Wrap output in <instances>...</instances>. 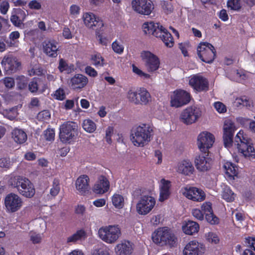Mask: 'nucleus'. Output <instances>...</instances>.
I'll return each instance as SVG.
<instances>
[{"label":"nucleus","mask_w":255,"mask_h":255,"mask_svg":"<svg viewBox=\"0 0 255 255\" xmlns=\"http://www.w3.org/2000/svg\"><path fill=\"white\" fill-rule=\"evenodd\" d=\"M142 29L145 34L160 38L166 47L171 48L173 46L174 41L171 34L159 23L145 22Z\"/></svg>","instance_id":"nucleus-1"},{"label":"nucleus","mask_w":255,"mask_h":255,"mask_svg":"<svg viewBox=\"0 0 255 255\" xmlns=\"http://www.w3.org/2000/svg\"><path fill=\"white\" fill-rule=\"evenodd\" d=\"M234 143L239 152L245 158H255V150L252 140L244 135L243 130H240L236 135Z\"/></svg>","instance_id":"nucleus-2"},{"label":"nucleus","mask_w":255,"mask_h":255,"mask_svg":"<svg viewBox=\"0 0 255 255\" xmlns=\"http://www.w3.org/2000/svg\"><path fill=\"white\" fill-rule=\"evenodd\" d=\"M153 242L160 246L174 247L177 242V238L167 227L160 228L152 235Z\"/></svg>","instance_id":"nucleus-3"},{"label":"nucleus","mask_w":255,"mask_h":255,"mask_svg":"<svg viewBox=\"0 0 255 255\" xmlns=\"http://www.w3.org/2000/svg\"><path fill=\"white\" fill-rule=\"evenodd\" d=\"M152 129L146 124L139 126L133 129L130 139L133 144L137 146H143L150 140Z\"/></svg>","instance_id":"nucleus-4"},{"label":"nucleus","mask_w":255,"mask_h":255,"mask_svg":"<svg viewBox=\"0 0 255 255\" xmlns=\"http://www.w3.org/2000/svg\"><path fill=\"white\" fill-rule=\"evenodd\" d=\"M192 214L195 218L200 221L204 219L205 215L206 221L212 225L219 223V218L214 214L212 204L210 202L204 203L201 206V210L193 209Z\"/></svg>","instance_id":"nucleus-5"},{"label":"nucleus","mask_w":255,"mask_h":255,"mask_svg":"<svg viewBox=\"0 0 255 255\" xmlns=\"http://www.w3.org/2000/svg\"><path fill=\"white\" fill-rule=\"evenodd\" d=\"M127 97L129 101L135 105H147L151 101V96L144 87L137 88L135 91L130 90Z\"/></svg>","instance_id":"nucleus-6"},{"label":"nucleus","mask_w":255,"mask_h":255,"mask_svg":"<svg viewBox=\"0 0 255 255\" xmlns=\"http://www.w3.org/2000/svg\"><path fill=\"white\" fill-rule=\"evenodd\" d=\"M78 131L77 124L74 122L67 121L63 123L59 128V138L63 143H70Z\"/></svg>","instance_id":"nucleus-7"},{"label":"nucleus","mask_w":255,"mask_h":255,"mask_svg":"<svg viewBox=\"0 0 255 255\" xmlns=\"http://www.w3.org/2000/svg\"><path fill=\"white\" fill-rule=\"evenodd\" d=\"M199 58L207 63H212L216 55V51L212 44L207 42H201L197 47Z\"/></svg>","instance_id":"nucleus-8"},{"label":"nucleus","mask_w":255,"mask_h":255,"mask_svg":"<svg viewBox=\"0 0 255 255\" xmlns=\"http://www.w3.org/2000/svg\"><path fill=\"white\" fill-rule=\"evenodd\" d=\"M100 238L108 244L115 243L119 239L121 233L118 226L110 225L101 228L99 230Z\"/></svg>","instance_id":"nucleus-9"},{"label":"nucleus","mask_w":255,"mask_h":255,"mask_svg":"<svg viewBox=\"0 0 255 255\" xmlns=\"http://www.w3.org/2000/svg\"><path fill=\"white\" fill-rule=\"evenodd\" d=\"M4 205L6 212L13 213L19 211L23 206V201L17 194L10 193L4 199Z\"/></svg>","instance_id":"nucleus-10"},{"label":"nucleus","mask_w":255,"mask_h":255,"mask_svg":"<svg viewBox=\"0 0 255 255\" xmlns=\"http://www.w3.org/2000/svg\"><path fill=\"white\" fill-rule=\"evenodd\" d=\"M201 115L202 111L199 108L190 106L182 112L180 120L184 124L189 125L196 123Z\"/></svg>","instance_id":"nucleus-11"},{"label":"nucleus","mask_w":255,"mask_h":255,"mask_svg":"<svg viewBox=\"0 0 255 255\" xmlns=\"http://www.w3.org/2000/svg\"><path fill=\"white\" fill-rule=\"evenodd\" d=\"M191 100L190 94L182 89H177L171 97L170 106L179 108L188 104Z\"/></svg>","instance_id":"nucleus-12"},{"label":"nucleus","mask_w":255,"mask_h":255,"mask_svg":"<svg viewBox=\"0 0 255 255\" xmlns=\"http://www.w3.org/2000/svg\"><path fill=\"white\" fill-rule=\"evenodd\" d=\"M131 5L136 12L144 15H149L154 8L150 0H132Z\"/></svg>","instance_id":"nucleus-13"},{"label":"nucleus","mask_w":255,"mask_h":255,"mask_svg":"<svg viewBox=\"0 0 255 255\" xmlns=\"http://www.w3.org/2000/svg\"><path fill=\"white\" fill-rule=\"evenodd\" d=\"M215 141L214 136L208 132H203L198 137L197 144L200 150L204 153H209V149Z\"/></svg>","instance_id":"nucleus-14"},{"label":"nucleus","mask_w":255,"mask_h":255,"mask_svg":"<svg viewBox=\"0 0 255 255\" xmlns=\"http://www.w3.org/2000/svg\"><path fill=\"white\" fill-rule=\"evenodd\" d=\"M235 130L234 123L230 120H226L224 124L223 135L225 147L229 148L233 145V137Z\"/></svg>","instance_id":"nucleus-15"},{"label":"nucleus","mask_w":255,"mask_h":255,"mask_svg":"<svg viewBox=\"0 0 255 255\" xmlns=\"http://www.w3.org/2000/svg\"><path fill=\"white\" fill-rule=\"evenodd\" d=\"M155 199L150 196H143L136 205V210L140 215H146L153 208Z\"/></svg>","instance_id":"nucleus-16"},{"label":"nucleus","mask_w":255,"mask_h":255,"mask_svg":"<svg viewBox=\"0 0 255 255\" xmlns=\"http://www.w3.org/2000/svg\"><path fill=\"white\" fill-rule=\"evenodd\" d=\"M189 84L198 92L207 91L209 89L208 80L199 74L193 75L189 80Z\"/></svg>","instance_id":"nucleus-17"},{"label":"nucleus","mask_w":255,"mask_h":255,"mask_svg":"<svg viewBox=\"0 0 255 255\" xmlns=\"http://www.w3.org/2000/svg\"><path fill=\"white\" fill-rule=\"evenodd\" d=\"M196 169L201 172L210 170L213 164V160L209 156L208 153L196 156L194 160Z\"/></svg>","instance_id":"nucleus-18"},{"label":"nucleus","mask_w":255,"mask_h":255,"mask_svg":"<svg viewBox=\"0 0 255 255\" xmlns=\"http://www.w3.org/2000/svg\"><path fill=\"white\" fill-rule=\"evenodd\" d=\"M85 25L96 31H100L104 24L102 20L92 12H87L83 15Z\"/></svg>","instance_id":"nucleus-19"},{"label":"nucleus","mask_w":255,"mask_h":255,"mask_svg":"<svg viewBox=\"0 0 255 255\" xmlns=\"http://www.w3.org/2000/svg\"><path fill=\"white\" fill-rule=\"evenodd\" d=\"M183 194L194 201L201 202L205 199L204 192L197 187L186 186L183 189Z\"/></svg>","instance_id":"nucleus-20"},{"label":"nucleus","mask_w":255,"mask_h":255,"mask_svg":"<svg viewBox=\"0 0 255 255\" xmlns=\"http://www.w3.org/2000/svg\"><path fill=\"white\" fill-rule=\"evenodd\" d=\"M88 83V78L84 75L76 74L70 81V85L72 89L79 91L85 87Z\"/></svg>","instance_id":"nucleus-21"},{"label":"nucleus","mask_w":255,"mask_h":255,"mask_svg":"<svg viewBox=\"0 0 255 255\" xmlns=\"http://www.w3.org/2000/svg\"><path fill=\"white\" fill-rule=\"evenodd\" d=\"M1 64L5 65V69L8 74L16 72L20 68L21 63L15 57H7L3 58Z\"/></svg>","instance_id":"nucleus-22"},{"label":"nucleus","mask_w":255,"mask_h":255,"mask_svg":"<svg viewBox=\"0 0 255 255\" xmlns=\"http://www.w3.org/2000/svg\"><path fill=\"white\" fill-rule=\"evenodd\" d=\"M110 186V182L108 178L104 175H101L95 184L93 190L96 194H103L108 191Z\"/></svg>","instance_id":"nucleus-23"},{"label":"nucleus","mask_w":255,"mask_h":255,"mask_svg":"<svg viewBox=\"0 0 255 255\" xmlns=\"http://www.w3.org/2000/svg\"><path fill=\"white\" fill-rule=\"evenodd\" d=\"M145 66L148 72H154L159 68L160 61L156 55L150 52L147 51L145 53Z\"/></svg>","instance_id":"nucleus-24"},{"label":"nucleus","mask_w":255,"mask_h":255,"mask_svg":"<svg viewBox=\"0 0 255 255\" xmlns=\"http://www.w3.org/2000/svg\"><path fill=\"white\" fill-rule=\"evenodd\" d=\"M89 178L86 175L80 176L76 180L75 185L77 190L81 195H86L90 189Z\"/></svg>","instance_id":"nucleus-25"},{"label":"nucleus","mask_w":255,"mask_h":255,"mask_svg":"<svg viewBox=\"0 0 255 255\" xmlns=\"http://www.w3.org/2000/svg\"><path fill=\"white\" fill-rule=\"evenodd\" d=\"M203 250L198 242L192 241L185 246L183 253L184 255H202Z\"/></svg>","instance_id":"nucleus-26"},{"label":"nucleus","mask_w":255,"mask_h":255,"mask_svg":"<svg viewBox=\"0 0 255 255\" xmlns=\"http://www.w3.org/2000/svg\"><path fill=\"white\" fill-rule=\"evenodd\" d=\"M171 186L170 181L165 180L164 178L160 180V184L159 186V201L163 202L169 198L171 194L170 191Z\"/></svg>","instance_id":"nucleus-27"},{"label":"nucleus","mask_w":255,"mask_h":255,"mask_svg":"<svg viewBox=\"0 0 255 255\" xmlns=\"http://www.w3.org/2000/svg\"><path fill=\"white\" fill-rule=\"evenodd\" d=\"M26 14L25 11L21 8H13L10 20L12 24L16 27H20L23 23Z\"/></svg>","instance_id":"nucleus-28"},{"label":"nucleus","mask_w":255,"mask_h":255,"mask_svg":"<svg viewBox=\"0 0 255 255\" xmlns=\"http://www.w3.org/2000/svg\"><path fill=\"white\" fill-rule=\"evenodd\" d=\"M117 255H131L133 249L128 241H124L117 244L115 249Z\"/></svg>","instance_id":"nucleus-29"},{"label":"nucleus","mask_w":255,"mask_h":255,"mask_svg":"<svg viewBox=\"0 0 255 255\" xmlns=\"http://www.w3.org/2000/svg\"><path fill=\"white\" fill-rule=\"evenodd\" d=\"M58 43L54 40L45 41L43 42V52L49 57H56L57 56Z\"/></svg>","instance_id":"nucleus-30"},{"label":"nucleus","mask_w":255,"mask_h":255,"mask_svg":"<svg viewBox=\"0 0 255 255\" xmlns=\"http://www.w3.org/2000/svg\"><path fill=\"white\" fill-rule=\"evenodd\" d=\"M178 170L184 175L190 176L193 174L195 169L191 162L189 160H184L179 163Z\"/></svg>","instance_id":"nucleus-31"},{"label":"nucleus","mask_w":255,"mask_h":255,"mask_svg":"<svg viewBox=\"0 0 255 255\" xmlns=\"http://www.w3.org/2000/svg\"><path fill=\"white\" fill-rule=\"evenodd\" d=\"M30 180L23 176H16L10 179V184L12 186L16 188L19 192L21 189H23L25 184L29 183Z\"/></svg>","instance_id":"nucleus-32"},{"label":"nucleus","mask_w":255,"mask_h":255,"mask_svg":"<svg viewBox=\"0 0 255 255\" xmlns=\"http://www.w3.org/2000/svg\"><path fill=\"white\" fill-rule=\"evenodd\" d=\"M12 137L17 143L22 144L25 142L27 138L25 132L18 128H15L11 132Z\"/></svg>","instance_id":"nucleus-33"},{"label":"nucleus","mask_w":255,"mask_h":255,"mask_svg":"<svg viewBox=\"0 0 255 255\" xmlns=\"http://www.w3.org/2000/svg\"><path fill=\"white\" fill-rule=\"evenodd\" d=\"M182 230L185 234L192 235L199 231V225L195 222L188 221L185 225L183 226Z\"/></svg>","instance_id":"nucleus-34"},{"label":"nucleus","mask_w":255,"mask_h":255,"mask_svg":"<svg viewBox=\"0 0 255 255\" xmlns=\"http://www.w3.org/2000/svg\"><path fill=\"white\" fill-rule=\"evenodd\" d=\"M21 189L19 191V193L22 196L30 198L33 197L35 194V190L33 184L30 181L25 185L24 188Z\"/></svg>","instance_id":"nucleus-35"},{"label":"nucleus","mask_w":255,"mask_h":255,"mask_svg":"<svg viewBox=\"0 0 255 255\" xmlns=\"http://www.w3.org/2000/svg\"><path fill=\"white\" fill-rule=\"evenodd\" d=\"M245 243L246 246L249 249L245 250L242 255H255V237H248L246 238Z\"/></svg>","instance_id":"nucleus-36"},{"label":"nucleus","mask_w":255,"mask_h":255,"mask_svg":"<svg viewBox=\"0 0 255 255\" xmlns=\"http://www.w3.org/2000/svg\"><path fill=\"white\" fill-rule=\"evenodd\" d=\"M86 237V233L84 229H80L69 237L67 239V243H75L78 241L84 239Z\"/></svg>","instance_id":"nucleus-37"},{"label":"nucleus","mask_w":255,"mask_h":255,"mask_svg":"<svg viewBox=\"0 0 255 255\" xmlns=\"http://www.w3.org/2000/svg\"><path fill=\"white\" fill-rule=\"evenodd\" d=\"M223 199L227 202H232L235 200V194L232 191L230 187L228 186H225L223 188L222 193Z\"/></svg>","instance_id":"nucleus-38"},{"label":"nucleus","mask_w":255,"mask_h":255,"mask_svg":"<svg viewBox=\"0 0 255 255\" xmlns=\"http://www.w3.org/2000/svg\"><path fill=\"white\" fill-rule=\"evenodd\" d=\"M226 174L230 177H234L238 174L237 167L230 162H227L224 164Z\"/></svg>","instance_id":"nucleus-39"},{"label":"nucleus","mask_w":255,"mask_h":255,"mask_svg":"<svg viewBox=\"0 0 255 255\" xmlns=\"http://www.w3.org/2000/svg\"><path fill=\"white\" fill-rule=\"evenodd\" d=\"M83 129L89 133L94 132L97 128L96 124L90 119L84 120L82 123Z\"/></svg>","instance_id":"nucleus-40"},{"label":"nucleus","mask_w":255,"mask_h":255,"mask_svg":"<svg viewBox=\"0 0 255 255\" xmlns=\"http://www.w3.org/2000/svg\"><path fill=\"white\" fill-rule=\"evenodd\" d=\"M16 86L18 90H25L28 86V79L23 75L18 76L16 78Z\"/></svg>","instance_id":"nucleus-41"},{"label":"nucleus","mask_w":255,"mask_h":255,"mask_svg":"<svg viewBox=\"0 0 255 255\" xmlns=\"http://www.w3.org/2000/svg\"><path fill=\"white\" fill-rule=\"evenodd\" d=\"M91 60L92 64L96 67H102L104 65V58L99 53H96L92 55Z\"/></svg>","instance_id":"nucleus-42"},{"label":"nucleus","mask_w":255,"mask_h":255,"mask_svg":"<svg viewBox=\"0 0 255 255\" xmlns=\"http://www.w3.org/2000/svg\"><path fill=\"white\" fill-rule=\"evenodd\" d=\"M74 68L73 64L69 65L66 61L62 58L59 60L58 69L61 72L66 71L68 73H71L74 70Z\"/></svg>","instance_id":"nucleus-43"},{"label":"nucleus","mask_w":255,"mask_h":255,"mask_svg":"<svg viewBox=\"0 0 255 255\" xmlns=\"http://www.w3.org/2000/svg\"><path fill=\"white\" fill-rule=\"evenodd\" d=\"M112 201L113 205L118 209H121L124 206V199L122 195L115 194L112 197Z\"/></svg>","instance_id":"nucleus-44"},{"label":"nucleus","mask_w":255,"mask_h":255,"mask_svg":"<svg viewBox=\"0 0 255 255\" xmlns=\"http://www.w3.org/2000/svg\"><path fill=\"white\" fill-rule=\"evenodd\" d=\"M227 5L231 10L239 11L242 8L241 0H228Z\"/></svg>","instance_id":"nucleus-45"},{"label":"nucleus","mask_w":255,"mask_h":255,"mask_svg":"<svg viewBox=\"0 0 255 255\" xmlns=\"http://www.w3.org/2000/svg\"><path fill=\"white\" fill-rule=\"evenodd\" d=\"M40 81L39 78L34 77L28 84V90L31 93H35L38 92V83Z\"/></svg>","instance_id":"nucleus-46"},{"label":"nucleus","mask_w":255,"mask_h":255,"mask_svg":"<svg viewBox=\"0 0 255 255\" xmlns=\"http://www.w3.org/2000/svg\"><path fill=\"white\" fill-rule=\"evenodd\" d=\"M60 190V183L58 179H54L52 183V187L50 190V194L53 197H55L59 193Z\"/></svg>","instance_id":"nucleus-47"},{"label":"nucleus","mask_w":255,"mask_h":255,"mask_svg":"<svg viewBox=\"0 0 255 255\" xmlns=\"http://www.w3.org/2000/svg\"><path fill=\"white\" fill-rule=\"evenodd\" d=\"M51 114L48 110H43L40 112L37 116V119L39 121L45 122L50 119Z\"/></svg>","instance_id":"nucleus-48"},{"label":"nucleus","mask_w":255,"mask_h":255,"mask_svg":"<svg viewBox=\"0 0 255 255\" xmlns=\"http://www.w3.org/2000/svg\"><path fill=\"white\" fill-rule=\"evenodd\" d=\"M44 136L47 141H53L55 137V130L53 128H48L44 131Z\"/></svg>","instance_id":"nucleus-49"},{"label":"nucleus","mask_w":255,"mask_h":255,"mask_svg":"<svg viewBox=\"0 0 255 255\" xmlns=\"http://www.w3.org/2000/svg\"><path fill=\"white\" fill-rule=\"evenodd\" d=\"M132 70L134 73L140 77H144L145 79H149L150 78V75L149 74L143 72L134 64L132 65Z\"/></svg>","instance_id":"nucleus-50"},{"label":"nucleus","mask_w":255,"mask_h":255,"mask_svg":"<svg viewBox=\"0 0 255 255\" xmlns=\"http://www.w3.org/2000/svg\"><path fill=\"white\" fill-rule=\"evenodd\" d=\"M206 239L208 242L215 244H217L220 242L218 235L213 232H209L206 235Z\"/></svg>","instance_id":"nucleus-51"},{"label":"nucleus","mask_w":255,"mask_h":255,"mask_svg":"<svg viewBox=\"0 0 255 255\" xmlns=\"http://www.w3.org/2000/svg\"><path fill=\"white\" fill-rule=\"evenodd\" d=\"M112 49L114 51L118 54H122L124 49V47L117 40H115L112 44Z\"/></svg>","instance_id":"nucleus-52"},{"label":"nucleus","mask_w":255,"mask_h":255,"mask_svg":"<svg viewBox=\"0 0 255 255\" xmlns=\"http://www.w3.org/2000/svg\"><path fill=\"white\" fill-rule=\"evenodd\" d=\"M54 97L55 99L58 100H63L65 98V94L64 90L62 88H59L55 92Z\"/></svg>","instance_id":"nucleus-53"},{"label":"nucleus","mask_w":255,"mask_h":255,"mask_svg":"<svg viewBox=\"0 0 255 255\" xmlns=\"http://www.w3.org/2000/svg\"><path fill=\"white\" fill-rule=\"evenodd\" d=\"M214 107L219 113H225L227 111L226 106L220 102H215L214 103Z\"/></svg>","instance_id":"nucleus-54"},{"label":"nucleus","mask_w":255,"mask_h":255,"mask_svg":"<svg viewBox=\"0 0 255 255\" xmlns=\"http://www.w3.org/2000/svg\"><path fill=\"white\" fill-rule=\"evenodd\" d=\"M2 81L5 87L8 89L12 88L14 86V81L11 77H5Z\"/></svg>","instance_id":"nucleus-55"},{"label":"nucleus","mask_w":255,"mask_h":255,"mask_svg":"<svg viewBox=\"0 0 255 255\" xmlns=\"http://www.w3.org/2000/svg\"><path fill=\"white\" fill-rule=\"evenodd\" d=\"M85 73L89 76L95 77L98 75L97 71L90 66H87L85 68Z\"/></svg>","instance_id":"nucleus-56"},{"label":"nucleus","mask_w":255,"mask_h":255,"mask_svg":"<svg viewBox=\"0 0 255 255\" xmlns=\"http://www.w3.org/2000/svg\"><path fill=\"white\" fill-rule=\"evenodd\" d=\"M10 161L9 158H0V167L9 169L10 167Z\"/></svg>","instance_id":"nucleus-57"},{"label":"nucleus","mask_w":255,"mask_h":255,"mask_svg":"<svg viewBox=\"0 0 255 255\" xmlns=\"http://www.w3.org/2000/svg\"><path fill=\"white\" fill-rule=\"evenodd\" d=\"M250 122V129L255 132V121H250V120L248 118H242L240 120V122L241 124H245L246 123H248Z\"/></svg>","instance_id":"nucleus-58"},{"label":"nucleus","mask_w":255,"mask_h":255,"mask_svg":"<svg viewBox=\"0 0 255 255\" xmlns=\"http://www.w3.org/2000/svg\"><path fill=\"white\" fill-rule=\"evenodd\" d=\"M28 6L30 9L39 10L41 8V4L36 0H32L29 2Z\"/></svg>","instance_id":"nucleus-59"},{"label":"nucleus","mask_w":255,"mask_h":255,"mask_svg":"<svg viewBox=\"0 0 255 255\" xmlns=\"http://www.w3.org/2000/svg\"><path fill=\"white\" fill-rule=\"evenodd\" d=\"M248 102L249 101L247 99V97L246 96L238 98L236 100V103L238 105H243V106H247Z\"/></svg>","instance_id":"nucleus-60"},{"label":"nucleus","mask_w":255,"mask_h":255,"mask_svg":"<svg viewBox=\"0 0 255 255\" xmlns=\"http://www.w3.org/2000/svg\"><path fill=\"white\" fill-rule=\"evenodd\" d=\"M80 10V7L75 4H72L70 7V11L71 15H76L79 14Z\"/></svg>","instance_id":"nucleus-61"},{"label":"nucleus","mask_w":255,"mask_h":255,"mask_svg":"<svg viewBox=\"0 0 255 255\" xmlns=\"http://www.w3.org/2000/svg\"><path fill=\"white\" fill-rule=\"evenodd\" d=\"M62 34L63 37L65 39H70L73 37V35L71 33V32L70 29L68 27H64L63 28Z\"/></svg>","instance_id":"nucleus-62"},{"label":"nucleus","mask_w":255,"mask_h":255,"mask_svg":"<svg viewBox=\"0 0 255 255\" xmlns=\"http://www.w3.org/2000/svg\"><path fill=\"white\" fill-rule=\"evenodd\" d=\"M179 48L180 49L182 53L185 57L188 56L187 44L183 43H179Z\"/></svg>","instance_id":"nucleus-63"},{"label":"nucleus","mask_w":255,"mask_h":255,"mask_svg":"<svg viewBox=\"0 0 255 255\" xmlns=\"http://www.w3.org/2000/svg\"><path fill=\"white\" fill-rule=\"evenodd\" d=\"M86 211V208L84 205H78L75 208V212L76 214L83 215Z\"/></svg>","instance_id":"nucleus-64"}]
</instances>
